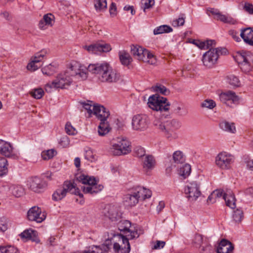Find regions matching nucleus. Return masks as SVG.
<instances>
[{"label": "nucleus", "mask_w": 253, "mask_h": 253, "mask_svg": "<svg viewBox=\"0 0 253 253\" xmlns=\"http://www.w3.org/2000/svg\"><path fill=\"white\" fill-rule=\"evenodd\" d=\"M87 70L92 74H99V78L103 82L116 83L120 79V75L106 63L90 64Z\"/></svg>", "instance_id": "nucleus-1"}, {"label": "nucleus", "mask_w": 253, "mask_h": 253, "mask_svg": "<svg viewBox=\"0 0 253 253\" xmlns=\"http://www.w3.org/2000/svg\"><path fill=\"white\" fill-rule=\"evenodd\" d=\"M154 125L160 130L164 136L169 140H171L177 138V134L175 131L181 126L180 123L175 119L161 123L159 121H155Z\"/></svg>", "instance_id": "nucleus-2"}, {"label": "nucleus", "mask_w": 253, "mask_h": 253, "mask_svg": "<svg viewBox=\"0 0 253 253\" xmlns=\"http://www.w3.org/2000/svg\"><path fill=\"white\" fill-rule=\"evenodd\" d=\"M100 120L98 127V132L100 136H104L110 130L111 127L107 119L110 115L109 112L103 106L95 104L93 105V113Z\"/></svg>", "instance_id": "nucleus-3"}, {"label": "nucleus", "mask_w": 253, "mask_h": 253, "mask_svg": "<svg viewBox=\"0 0 253 253\" xmlns=\"http://www.w3.org/2000/svg\"><path fill=\"white\" fill-rule=\"evenodd\" d=\"M68 192L78 195L80 198L83 197V194L80 193V189L77 188L73 183L71 181H66L61 187H59L53 193L52 199L56 201L61 200L66 196Z\"/></svg>", "instance_id": "nucleus-4"}, {"label": "nucleus", "mask_w": 253, "mask_h": 253, "mask_svg": "<svg viewBox=\"0 0 253 253\" xmlns=\"http://www.w3.org/2000/svg\"><path fill=\"white\" fill-rule=\"evenodd\" d=\"M72 82V79L68 75V72L58 74L51 83L45 85V90L47 92H51L52 89H64L69 87Z\"/></svg>", "instance_id": "nucleus-5"}, {"label": "nucleus", "mask_w": 253, "mask_h": 253, "mask_svg": "<svg viewBox=\"0 0 253 253\" xmlns=\"http://www.w3.org/2000/svg\"><path fill=\"white\" fill-rule=\"evenodd\" d=\"M118 229L130 240L138 238L142 234L141 230L136 226L132 225L127 220H121L117 224Z\"/></svg>", "instance_id": "nucleus-6"}, {"label": "nucleus", "mask_w": 253, "mask_h": 253, "mask_svg": "<svg viewBox=\"0 0 253 253\" xmlns=\"http://www.w3.org/2000/svg\"><path fill=\"white\" fill-rule=\"evenodd\" d=\"M113 250L115 253H129L130 245L129 237L122 234H113Z\"/></svg>", "instance_id": "nucleus-7"}, {"label": "nucleus", "mask_w": 253, "mask_h": 253, "mask_svg": "<svg viewBox=\"0 0 253 253\" xmlns=\"http://www.w3.org/2000/svg\"><path fill=\"white\" fill-rule=\"evenodd\" d=\"M147 104L152 110L161 112L168 111L170 106V103L166 97L160 96L157 94L149 97Z\"/></svg>", "instance_id": "nucleus-8"}, {"label": "nucleus", "mask_w": 253, "mask_h": 253, "mask_svg": "<svg viewBox=\"0 0 253 253\" xmlns=\"http://www.w3.org/2000/svg\"><path fill=\"white\" fill-rule=\"evenodd\" d=\"M225 52V48L221 47L210 48L203 55L202 62L204 65L208 68L213 67L217 63L220 54H222Z\"/></svg>", "instance_id": "nucleus-9"}, {"label": "nucleus", "mask_w": 253, "mask_h": 253, "mask_svg": "<svg viewBox=\"0 0 253 253\" xmlns=\"http://www.w3.org/2000/svg\"><path fill=\"white\" fill-rule=\"evenodd\" d=\"M110 152L114 156L126 155L131 151L130 142L126 139L117 138L115 142H112Z\"/></svg>", "instance_id": "nucleus-10"}, {"label": "nucleus", "mask_w": 253, "mask_h": 253, "mask_svg": "<svg viewBox=\"0 0 253 253\" xmlns=\"http://www.w3.org/2000/svg\"><path fill=\"white\" fill-rule=\"evenodd\" d=\"M237 62L241 69L244 72L250 71L253 67V54L250 51H244L236 56Z\"/></svg>", "instance_id": "nucleus-11"}, {"label": "nucleus", "mask_w": 253, "mask_h": 253, "mask_svg": "<svg viewBox=\"0 0 253 253\" xmlns=\"http://www.w3.org/2000/svg\"><path fill=\"white\" fill-rule=\"evenodd\" d=\"M234 161L233 156L225 152L219 153L215 157V165L222 169H228L231 168Z\"/></svg>", "instance_id": "nucleus-12"}, {"label": "nucleus", "mask_w": 253, "mask_h": 253, "mask_svg": "<svg viewBox=\"0 0 253 253\" xmlns=\"http://www.w3.org/2000/svg\"><path fill=\"white\" fill-rule=\"evenodd\" d=\"M219 99L227 106L234 107L238 104L239 98L235 92L228 90L221 92L219 94Z\"/></svg>", "instance_id": "nucleus-13"}, {"label": "nucleus", "mask_w": 253, "mask_h": 253, "mask_svg": "<svg viewBox=\"0 0 253 253\" xmlns=\"http://www.w3.org/2000/svg\"><path fill=\"white\" fill-rule=\"evenodd\" d=\"M186 197L190 201H195L201 195L200 185L196 181L188 184L184 189Z\"/></svg>", "instance_id": "nucleus-14"}, {"label": "nucleus", "mask_w": 253, "mask_h": 253, "mask_svg": "<svg viewBox=\"0 0 253 253\" xmlns=\"http://www.w3.org/2000/svg\"><path fill=\"white\" fill-rule=\"evenodd\" d=\"M149 123V119L146 115L138 114L133 117L131 125L134 130L143 131L148 127Z\"/></svg>", "instance_id": "nucleus-15"}, {"label": "nucleus", "mask_w": 253, "mask_h": 253, "mask_svg": "<svg viewBox=\"0 0 253 253\" xmlns=\"http://www.w3.org/2000/svg\"><path fill=\"white\" fill-rule=\"evenodd\" d=\"M48 52L47 49H43L36 53L34 56L31 57V62L27 65V69L31 71L37 70L41 66L40 65H38V63L42 61L44 57L47 54Z\"/></svg>", "instance_id": "nucleus-16"}, {"label": "nucleus", "mask_w": 253, "mask_h": 253, "mask_svg": "<svg viewBox=\"0 0 253 253\" xmlns=\"http://www.w3.org/2000/svg\"><path fill=\"white\" fill-rule=\"evenodd\" d=\"M27 182L28 188L36 193L42 192L47 186L46 182L38 176L30 178Z\"/></svg>", "instance_id": "nucleus-17"}, {"label": "nucleus", "mask_w": 253, "mask_h": 253, "mask_svg": "<svg viewBox=\"0 0 253 253\" xmlns=\"http://www.w3.org/2000/svg\"><path fill=\"white\" fill-rule=\"evenodd\" d=\"M84 48L89 52L94 54L107 52L111 50V45L105 42H96L89 46H85Z\"/></svg>", "instance_id": "nucleus-18"}, {"label": "nucleus", "mask_w": 253, "mask_h": 253, "mask_svg": "<svg viewBox=\"0 0 253 253\" xmlns=\"http://www.w3.org/2000/svg\"><path fill=\"white\" fill-rule=\"evenodd\" d=\"M27 217L29 220L35 221L41 223L45 219V215L42 213V210L38 207L31 208L27 212Z\"/></svg>", "instance_id": "nucleus-19"}, {"label": "nucleus", "mask_w": 253, "mask_h": 253, "mask_svg": "<svg viewBox=\"0 0 253 253\" xmlns=\"http://www.w3.org/2000/svg\"><path fill=\"white\" fill-rule=\"evenodd\" d=\"M206 241V240H204L203 235L200 234H196L193 240V243L196 248H201V252L203 253L210 252L211 247L208 245Z\"/></svg>", "instance_id": "nucleus-20"}, {"label": "nucleus", "mask_w": 253, "mask_h": 253, "mask_svg": "<svg viewBox=\"0 0 253 253\" xmlns=\"http://www.w3.org/2000/svg\"><path fill=\"white\" fill-rule=\"evenodd\" d=\"M111 241L106 239L104 244L101 246H94L88 250L83 252H78V253H105L109 249V246L111 244Z\"/></svg>", "instance_id": "nucleus-21"}, {"label": "nucleus", "mask_w": 253, "mask_h": 253, "mask_svg": "<svg viewBox=\"0 0 253 253\" xmlns=\"http://www.w3.org/2000/svg\"><path fill=\"white\" fill-rule=\"evenodd\" d=\"M54 23V16L51 13L44 15L43 18L39 23V28L42 30L47 29L48 27H51Z\"/></svg>", "instance_id": "nucleus-22"}, {"label": "nucleus", "mask_w": 253, "mask_h": 253, "mask_svg": "<svg viewBox=\"0 0 253 253\" xmlns=\"http://www.w3.org/2000/svg\"><path fill=\"white\" fill-rule=\"evenodd\" d=\"M234 250L233 244L226 239H222L217 248V253H232Z\"/></svg>", "instance_id": "nucleus-23"}, {"label": "nucleus", "mask_w": 253, "mask_h": 253, "mask_svg": "<svg viewBox=\"0 0 253 253\" xmlns=\"http://www.w3.org/2000/svg\"><path fill=\"white\" fill-rule=\"evenodd\" d=\"M223 199L226 205L231 209L236 207V199L234 194L231 189H226L224 193Z\"/></svg>", "instance_id": "nucleus-24"}, {"label": "nucleus", "mask_w": 253, "mask_h": 253, "mask_svg": "<svg viewBox=\"0 0 253 253\" xmlns=\"http://www.w3.org/2000/svg\"><path fill=\"white\" fill-rule=\"evenodd\" d=\"M139 200H144L150 198L152 196L151 191L143 187L137 186L133 188Z\"/></svg>", "instance_id": "nucleus-25"}, {"label": "nucleus", "mask_w": 253, "mask_h": 253, "mask_svg": "<svg viewBox=\"0 0 253 253\" xmlns=\"http://www.w3.org/2000/svg\"><path fill=\"white\" fill-rule=\"evenodd\" d=\"M240 36L246 43L253 45V30L251 28L242 29Z\"/></svg>", "instance_id": "nucleus-26"}, {"label": "nucleus", "mask_w": 253, "mask_h": 253, "mask_svg": "<svg viewBox=\"0 0 253 253\" xmlns=\"http://www.w3.org/2000/svg\"><path fill=\"white\" fill-rule=\"evenodd\" d=\"M104 215L109 218L111 221H115L120 218L117 210L115 206H109L106 208L103 211Z\"/></svg>", "instance_id": "nucleus-27"}, {"label": "nucleus", "mask_w": 253, "mask_h": 253, "mask_svg": "<svg viewBox=\"0 0 253 253\" xmlns=\"http://www.w3.org/2000/svg\"><path fill=\"white\" fill-rule=\"evenodd\" d=\"M13 148L11 144L4 140L0 139V153L7 157L12 155Z\"/></svg>", "instance_id": "nucleus-28"}, {"label": "nucleus", "mask_w": 253, "mask_h": 253, "mask_svg": "<svg viewBox=\"0 0 253 253\" xmlns=\"http://www.w3.org/2000/svg\"><path fill=\"white\" fill-rule=\"evenodd\" d=\"M139 201L137 195L133 188L130 193L126 195L124 198V201L125 204L130 207L135 206Z\"/></svg>", "instance_id": "nucleus-29"}, {"label": "nucleus", "mask_w": 253, "mask_h": 253, "mask_svg": "<svg viewBox=\"0 0 253 253\" xmlns=\"http://www.w3.org/2000/svg\"><path fill=\"white\" fill-rule=\"evenodd\" d=\"M103 189V186L101 184L97 185L96 181V184L82 187V189L84 193H89L91 194H96L101 191Z\"/></svg>", "instance_id": "nucleus-30"}, {"label": "nucleus", "mask_w": 253, "mask_h": 253, "mask_svg": "<svg viewBox=\"0 0 253 253\" xmlns=\"http://www.w3.org/2000/svg\"><path fill=\"white\" fill-rule=\"evenodd\" d=\"M155 160L152 155H148L145 156L143 162V168L145 170L148 171L155 167Z\"/></svg>", "instance_id": "nucleus-31"}, {"label": "nucleus", "mask_w": 253, "mask_h": 253, "mask_svg": "<svg viewBox=\"0 0 253 253\" xmlns=\"http://www.w3.org/2000/svg\"><path fill=\"white\" fill-rule=\"evenodd\" d=\"M37 232L32 229L26 230L20 235L21 238L31 240L36 243L40 242L39 239L37 236Z\"/></svg>", "instance_id": "nucleus-32"}, {"label": "nucleus", "mask_w": 253, "mask_h": 253, "mask_svg": "<svg viewBox=\"0 0 253 253\" xmlns=\"http://www.w3.org/2000/svg\"><path fill=\"white\" fill-rule=\"evenodd\" d=\"M142 55L141 56V61L148 63L150 64L153 65L155 64L156 59L154 55L151 53L149 50L144 48L143 52H141Z\"/></svg>", "instance_id": "nucleus-33"}, {"label": "nucleus", "mask_w": 253, "mask_h": 253, "mask_svg": "<svg viewBox=\"0 0 253 253\" xmlns=\"http://www.w3.org/2000/svg\"><path fill=\"white\" fill-rule=\"evenodd\" d=\"M119 59L122 65L128 66L132 61V59L129 54L125 50L119 52Z\"/></svg>", "instance_id": "nucleus-34"}, {"label": "nucleus", "mask_w": 253, "mask_h": 253, "mask_svg": "<svg viewBox=\"0 0 253 253\" xmlns=\"http://www.w3.org/2000/svg\"><path fill=\"white\" fill-rule=\"evenodd\" d=\"M171 107L173 112L178 116H185L188 113L187 109L182 105L177 102L173 103Z\"/></svg>", "instance_id": "nucleus-35"}, {"label": "nucleus", "mask_w": 253, "mask_h": 253, "mask_svg": "<svg viewBox=\"0 0 253 253\" xmlns=\"http://www.w3.org/2000/svg\"><path fill=\"white\" fill-rule=\"evenodd\" d=\"M219 126L222 130L228 132L234 133L236 132V127L233 123L223 121L220 123Z\"/></svg>", "instance_id": "nucleus-36"}, {"label": "nucleus", "mask_w": 253, "mask_h": 253, "mask_svg": "<svg viewBox=\"0 0 253 253\" xmlns=\"http://www.w3.org/2000/svg\"><path fill=\"white\" fill-rule=\"evenodd\" d=\"M214 18L224 23L234 25L237 23L235 19L229 16L222 14L220 11L219 12L216 17H214Z\"/></svg>", "instance_id": "nucleus-37"}, {"label": "nucleus", "mask_w": 253, "mask_h": 253, "mask_svg": "<svg viewBox=\"0 0 253 253\" xmlns=\"http://www.w3.org/2000/svg\"><path fill=\"white\" fill-rule=\"evenodd\" d=\"M79 181L84 184V186L96 184V179L94 177H90L84 174H81L77 177Z\"/></svg>", "instance_id": "nucleus-38"}, {"label": "nucleus", "mask_w": 253, "mask_h": 253, "mask_svg": "<svg viewBox=\"0 0 253 253\" xmlns=\"http://www.w3.org/2000/svg\"><path fill=\"white\" fill-rule=\"evenodd\" d=\"M172 31V29L169 26L163 25L156 28L154 30V34L158 35L163 33H168Z\"/></svg>", "instance_id": "nucleus-39"}, {"label": "nucleus", "mask_w": 253, "mask_h": 253, "mask_svg": "<svg viewBox=\"0 0 253 253\" xmlns=\"http://www.w3.org/2000/svg\"><path fill=\"white\" fill-rule=\"evenodd\" d=\"M8 162L6 158L0 157V176H2L8 172Z\"/></svg>", "instance_id": "nucleus-40"}, {"label": "nucleus", "mask_w": 253, "mask_h": 253, "mask_svg": "<svg viewBox=\"0 0 253 253\" xmlns=\"http://www.w3.org/2000/svg\"><path fill=\"white\" fill-rule=\"evenodd\" d=\"M94 7L96 11H102L107 8L106 0H94Z\"/></svg>", "instance_id": "nucleus-41"}, {"label": "nucleus", "mask_w": 253, "mask_h": 253, "mask_svg": "<svg viewBox=\"0 0 253 253\" xmlns=\"http://www.w3.org/2000/svg\"><path fill=\"white\" fill-rule=\"evenodd\" d=\"M172 158L175 164H183L185 162V158L183 153L180 151H176L173 153Z\"/></svg>", "instance_id": "nucleus-42"}, {"label": "nucleus", "mask_w": 253, "mask_h": 253, "mask_svg": "<svg viewBox=\"0 0 253 253\" xmlns=\"http://www.w3.org/2000/svg\"><path fill=\"white\" fill-rule=\"evenodd\" d=\"M232 218L235 222L238 223L241 222L244 218V213L243 211L240 209H237L233 212Z\"/></svg>", "instance_id": "nucleus-43"}, {"label": "nucleus", "mask_w": 253, "mask_h": 253, "mask_svg": "<svg viewBox=\"0 0 253 253\" xmlns=\"http://www.w3.org/2000/svg\"><path fill=\"white\" fill-rule=\"evenodd\" d=\"M152 88L155 92L161 93L164 95H167L170 93L169 90L161 84H157Z\"/></svg>", "instance_id": "nucleus-44"}, {"label": "nucleus", "mask_w": 253, "mask_h": 253, "mask_svg": "<svg viewBox=\"0 0 253 253\" xmlns=\"http://www.w3.org/2000/svg\"><path fill=\"white\" fill-rule=\"evenodd\" d=\"M191 172V166L188 164H184L182 167L180 168L179 170V174L183 176L184 178L187 177Z\"/></svg>", "instance_id": "nucleus-45"}, {"label": "nucleus", "mask_w": 253, "mask_h": 253, "mask_svg": "<svg viewBox=\"0 0 253 253\" xmlns=\"http://www.w3.org/2000/svg\"><path fill=\"white\" fill-rule=\"evenodd\" d=\"M216 42L214 40H207L206 42L200 43V45H197L200 48H213V47L215 46Z\"/></svg>", "instance_id": "nucleus-46"}, {"label": "nucleus", "mask_w": 253, "mask_h": 253, "mask_svg": "<svg viewBox=\"0 0 253 253\" xmlns=\"http://www.w3.org/2000/svg\"><path fill=\"white\" fill-rule=\"evenodd\" d=\"M227 82L233 87H238L241 85L238 78L233 75H231L227 77Z\"/></svg>", "instance_id": "nucleus-47"}, {"label": "nucleus", "mask_w": 253, "mask_h": 253, "mask_svg": "<svg viewBox=\"0 0 253 253\" xmlns=\"http://www.w3.org/2000/svg\"><path fill=\"white\" fill-rule=\"evenodd\" d=\"M82 67H78V70H76L75 72L71 74V76H77L78 79L84 80L87 78V75L85 72L84 71V69Z\"/></svg>", "instance_id": "nucleus-48"}, {"label": "nucleus", "mask_w": 253, "mask_h": 253, "mask_svg": "<svg viewBox=\"0 0 253 253\" xmlns=\"http://www.w3.org/2000/svg\"><path fill=\"white\" fill-rule=\"evenodd\" d=\"M30 95L35 99H41L44 94L43 89L41 88H35L30 92Z\"/></svg>", "instance_id": "nucleus-49"}, {"label": "nucleus", "mask_w": 253, "mask_h": 253, "mask_svg": "<svg viewBox=\"0 0 253 253\" xmlns=\"http://www.w3.org/2000/svg\"><path fill=\"white\" fill-rule=\"evenodd\" d=\"M1 253H17L18 250L12 246H0Z\"/></svg>", "instance_id": "nucleus-50"}, {"label": "nucleus", "mask_w": 253, "mask_h": 253, "mask_svg": "<svg viewBox=\"0 0 253 253\" xmlns=\"http://www.w3.org/2000/svg\"><path fill=\"white\" fill-rule=\"evenodd\" d=\"M202 108H207L212 109L216 106V103L212 99H206L201 104Z\"/></svg>", "instance_id": "nucleus-51"}, {"label": "nucleus", "mask_w": 253, "mask_h": 253, "mask_svg": "<svg viewBox=\"0 0 253 253\" xmlns=\"http://www.w3.org/2000/svg\"><path fill=\"white\" fill-rule=\"evenodd\" d=\"M55 153H56V152L54 150H48L42 153V157L44 160H49L53 157Z\"/></svg>", "instance_id": "nucleus-52"}, {"label": "nucleus", "mask_w": 253, "mask_h": 253, "mask_svg": "<svg viewBox=\"0 0 253 253\" xmlns=\"http://www.w3.org/2000/svg\"><path fill=\"white\" fill-rule=\"evenodd\" d=\"M155 4L154 0H141V8L143 9L144 11L147 9L151 8Z\"/></svg>", "instance_id": "nucleus-53"}, {"label": "nucleus", "mask_w": 253, "mask_h": 253, "mask_svg": "<svg viewBox=\"0 0 253 253\" xmlns=\"http://www.w3.org/2000/svg\"><path fill=\"white\" fill-rule=\"evenodd\" d=\"M42 72L43 74L47 76H51L54 72V67L51 65L49 64L42 69Z\"/></svg>", "instance_id": "nucleus-54"}, {"label": "nucleus", "mask_w": 253, "mask_h": 253, "mask_svg": "<svg viewBox=\"0 0 253 253\" xmlns=\"http://www.w3.org/2000/svg\"><path fill=\"white\" fill-rule=\"evenodd\" d=\"M144 48L138 45H132L131 46V53L135 58L139 54V52H143Z\"/></svg>", "instance_id": "nucleus-55"}, {"label": "nucleus", "mask_w": 253, "mask_h": 253, "mask_svg": "<svg viewBox=\"0 0 253 253\" xmlns=\"http://www.w3.org/2000/svg\"><path fill=\"white\" fill-rule=\"evenodd\" d=\"M12 193L16 197H21L24 193L23 189L20 186H15L12 190Z\"/></svg>", "instance_id": "nucleus-56"}, {"label": "nucleus", "mask_w": 253, "mask_h": 253, "mask_svg": "<svg viewBox=\"0 0 253 253\" xmlns=\"http://www.w3.org/2000/svg\"><path fill=\"white\" fill-rule=\"evenodd\" d=\"M66 132L69 135H74L76 134V129L71 125L70 123H67L65 127Z\"/></svg>", "instance_id": "nucleus-57"}, {"label": "nucleus", "mask_w": 253, "mask_h": 253, "mask_svg": "<svg viewBox=\"0 0 253 253\" xmlns=\"http://www.w3.org/2000/svg\"><path fill=\"white\" fill-rule=\"evenodd\" d=\"M135 154L138 157H142L145 156V150L144 148L138 146H136L134 149Z\"/></svg>", "instance_id": "nucleus-58"}, {"label": "nucleus", "mask_w": 253, "mask_h": 253, "mask_svg": "<svg viewBox=\"0 0 253 253\" xmlns=\"http://www.w3.org/2000/svg\"><path fill=\"white\" fill-rule=\"evenodd\" d=\"M78 67H82L80 64L77 62H74L71 64L69 70L65 72H68V75L71 77V74H72L73 72H75L76 70H78Z\"/></svg>", "instance_id": "nucleus-59"}, {"label": "nucleus", "mask_w": 253, "mask_h": 253, "mask_svg": "<svg viewBox=\"0 0 253 253\" xmlns=\"http://www.w3.org/2000/svg\"><path fill=\"white\" fill-rule=\"evenodd\" d=\"M92 102L88 101V103L82 102L83 107L87 111L88 113L90 115L93 113V105L91 104Z\"/></svg>", "instance_id": "nucleus-60"}, {"label": "nucleus", "mask_w": 253, "mask_h": 253, "mask_svg": "<svg viewBox=\"0 0 253 253\" xmlns=\"http://www.w3.org/2000/svg\"><path fill=\"white\" fill-rule=\"evenodd\" d=\"M59 144L64 148L67 147L70 144V140L68 136H64L61 137Z\"/></svg>", "instance_id": "nucleus-61"}, {"label": "nucleus", "mask_w": 253, "mask_h": 253, "mask_svg": "<svg viewBox=\"0 0 253 253\" xmlns=\"http://www.w3.org/2000/svg\"><path fill=\"white\" fill-rule=\"evenodd\" d=\"M84 157L85 159L91 162L95 160L94 156L91 150H88L85 151Z\"/></svg>", "instance_id": "nucleus-62"}, {"label": "nucleus", "mask_w": 253, "mask_h": 253, "mask_svg": "<svg viewBox=\"0 0 253 253\" xmlns=\"http://www.w3.org/2000/svg\"><path fill=\"white\" fill-rule=\"evenodd\" d=\"M184 23H185L184 18L183 16H182L181 17H179L177 19L173 20L172 22V25L174 26H179L183 25Z\"/></svg>", "instance_id": "nucleus-63"}, {"label": "nucleus", "mask_w": 253, "mask_h": 253, "mask_svg": "<svg viewBox=\"0 0 253 253\" xmlns=\"http://www.w3.org/2000/svg\"><path fill=\"white\" fill-rule=\"evenodd\" d=\"M244 9L250 14H253V5L249 3H246Z\"/></svg>", "instance_id": "nucleus-64"}]
</instances>
